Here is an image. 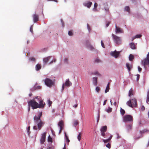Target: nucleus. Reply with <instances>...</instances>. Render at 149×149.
Instances as JSON below:
<instances>
[{
  "instance_id": "20e7f679",
  "label": "nucleus",
  "mask_w": 149,
  "mask_h": 149,
  "mask_svg": "<svg viewBox=\"0 0 149 149\" xmlns=\"http://www.w3.org/2000/svg\"><path fill=\"white\" fill-rule=\"evenodd\" d=\"M127 105L130 107H133L136 106L137 103L136 99L134 98L130 100L127 102Z\"/></svg>"
},
{
  "instance_id": "39448f33",
  "label": "nucleus",
  "mask_w": 149,
  "mask_h": 149,
  "mask_svg": "<svg viewBox=\"0 0 149 149\" xmlns=\"http://www.w3.org/2000/svg\"><path fill=\"white\" fill-rule=\"evenodd\" d=\"M123 120L125 122H130L133 121V118L130 115H126L123 117Z\"/></svg>"
},
{
  "instance_id": "f03ea898",
  "label": "nucleus",
  "mask_w": 149,
  "mask_h": 149,
  "mask_svg": "<svg viewBox=\"0 0 149 149\" xmlns=\"http://www.w3.org/2000/svg\"><path fill=\"white\" fill-rule=\"evenodd\" d=\"M42 112H39L33 118L34 122L36 125L33 127V129L36 130H40L45 124V123L40 119L42 116Z\"/></svg>"
},
{
  "instance_id": "f3484780",
  "label": "nucleus",
  "mask_w": 149,
  "mask_h": 149,
  "mask_svg": "<svg viewBox=\"0 0 149 149\" xmlns=\"http://www.w3.org/2000/svg\"><path fill=\"white\" fill-rule=\"evenodd\" d=\"M148 131V130L147 129H145L142 130L140 131V133L141 134L140 136L138 137V138H139L142 136V134H145L146 132Z\"/></svg>"
},
{
  "instance_id": "7c9ffc66",
  "label": "nucleus",
  "mask_w": 149,
  "mask_h": 149,
  "mask_svg": "<svg viewBox=\"0 0 149 149\" xmlns=\"http://www.w3.org/2000/svg\"><path fill=\"white\" fill-rule=\"evenodd\" d=\"M81 132H79L78 135L77 136V139L79 141H80L81 138Z\"/></svg>"
},
{
  "instance_id": "774afa93",
  "label": "nucleus",
  "mask_w": 149,
  "mask_h": 149,
  "mask_svg": "<svg viewBox=\"0 0 149 149\" xmlns=\"http://www.w3.org/2000/svg\"><path fill=\"white\" fill-rule=\"evenodd\" d=\"M65 143L64 147L63 149H66V148L65 147Z\"/></svg>"
},
{
  "instance_id": "72a5a7b5",
  "label": "nucleus",
  "mask_w": 149,
  "mask_h": 149,
  "mask_svg": "<svg viewBox=\"0 0 149 149\" xmlns=\"http://www.w3.org/2000/svg\"><path fill=\"white\" fill-rule=\"evenodd\" d=\"M107 133H106L105 132L101 133V135L102 136H103L104 138H106L107 137Z\"/></svg>"
},
{
  "instance_id": "4be33fe9",
  "label": "nucleus",
  "mask_w": 149,
  "mask_h": 149,
  "mask_svg": "<svg viewBox=\"0 0 149 149\" xmlns=\"http://www.w3.org/2000/svg\"><path fill=\"white\" fill-rule=\"evenodd\" d=\"M41 66L40 65L38 64L36 65L35 66V69L36 71H38L41 68Z\"/></svg>"
},
{
  "instance_id": "c9c22d12",
  "label": "nucleus",
  "mask_w": 149,
  "mask_h": 149,
  "mask_svg": "<svg viewBox=\"0 0 149 149\" xmlns=\"http://www.w3.org/2000/svg\"><path fill=\"white\" fill-rule=\"evenodd\" d=\"M120 112L121 114L122 115H124L125 113V111L123 109L121 108H120Z\"/></svg>"
},
{
  "instance_id": "6e6552de",
  "label": "nucleus",
  "mask_w": 149,
  "mask_h": 149,
  "mask_svg": "<svg viewBox=\"0 0 149 149\" xmlns=\"http://www.w3.org/2000/svg\"><path fill=\"white\" fill-rule=\"evenodd\" d=\"M45 82L46 86L49 87L52 86L53 84V82L52 80L47 78L45 79Z\"/></svg>"
},
{
  "instance_id": "423d86ee",
  "label": "nucleus",
  "mask_w": 149,
  "mask_h": 149,
  "mask_svg": "<svg viewBox=\"0 0 149 149\" xmlns=\"http://www.w3.org/2000/svg\"><path fill=\"white\" fill-rule=\"evenodd\" d=\"M114 42L118 45L120 44L121 42V39L120 37H119L113 34L112 35Z\"/></svg>"
},
{
  "instance_id": "ddd939ff",
  "label": "nucleus",
  "mask_w": 149,
  "mask_h": 149,
  "mask_svg": "<svg viewBox=\"0 0 149 149\" xmlns=\"http://www.w3.org/2000/svg\"><path fill=\"white\" fill-rule=\"evenodd\" d=\"M58 125L60 128V130L59 132V134L62 130L63 127V121H60L58 123Z\"/></svg>"
},
{
  "instance_id": "c03bdc74",
  "label": "nucleus",
  "mask_w": 149,
  "mask_h": 149,
  "mask_svg": "<svg viewBox=\"0 0 149 149\" xmlns=\"http://www.w3.org/2000/svg\"><path fill=\"white\" fill-rule=\"evenodd\" d=\"M48 104L49 105V107H50L51 104L52 103V101H51L49 100H48Z\"/></svg>"
},
{
  "instance_id": "052dcab7",
  "label": "nucleus",
  "mask_w": 149,
  "mask_h": 149,
  "mask_svg": "<svg viewBox=\"0 0 149 149\" xmlns=\"http://www.w3.org/2000/svg\"><path fill=\"white\" fill-rule=\"evenodd\" d=\"M107 101V100H105L104 101L103 104V105H104L106 104Z\"/></svg>"
},
{
  "instance_id": "a211bd4d",
  "label": "nucleus",
  "mask_w": 149,
  "mask_h": 149,
  "mask_svg": "<svg viewBox=\"0 0 149 149\" xmlns=\"http://www.w3.org/2000/svg\"><path fill=\"white\" fill-rule=\"evenodd\" d=\"M33 20L34 22H36L38 20V16L36 14H34L33 16Z\"/></svg>"
},
{
  "instance_id": "c85d7f7f",
  "label": "nucleus",
  "mask_w": 149,
  "mask_h": 149,
  "mask_svg": "<svg viewBox=\"0 0 149 149\" xmlns=\"http://www.w3.org/2000/svg\"><path fill=\"white\" fill-rule=\"evenodd\" d=\"M112 110V108L110 107H109L108 109H105V111L107 112V113H109L111 112Z\"/></svg>"
},
{
  "instance_id": "79ce46f5",
  "label": "nucleus",
  "mask_w": 149,
  "mask_h": 149,
  "mask_svg": "<svg viewBox=\"0 0 149 149\" xmlns=\"http://www.w3.org/2000/svg\"><path fill=\"white\" fill-rule=\"evenodd\" d=\"M78 123L77 120H75L74 122V126H76L78 124Z\"/></svg>"
},
{
  "instance_id": "4468645a",
  "label": "nucleus",
  "mask_w": 149,
  "mask_h": 149,
  "mask_svg": "<svg viewBox=\"0 0 149 149\" xmlns=\"http://www.w3.org/2000/svg\"><path fill=\"white\" fill-rule=\"evenodd\" d=\"M46 138V133L44 132L42 134L40 140L41 144H42L45 141Z\"/></svg>"
},
{
  "instance_id": "5701e85b",
  "label": "nucleus",
  "mask_w": 149,
  "mask_h": 149,
  "mask_svg": "<svg viewBox=\"0 0 149 149\" xmlns=\"http://www.w3.org/2000/svg\"><path fill=\"white\" fill-rule=\"evenodd\" d=\"M130 48L132 49H135L136 48L134 43H131L130 44Z\"/></svg>"
},
{
  "instance_id": "8fccbe9b",
  "label": "nucleus",
  "mask_w": 149,
  "mask_h": 149,
  "mask_svg": "<svg viewBox=\"0 0 149 149\" xmlns=\"http://www.w3.org/2000/svg\"><path fill=\"white\" fill-rule=\"evenodd\" d=\"M138 70L139 72H140L142 70V68L139 66H138Z\"/></svg>"
},
{
  "instance_id": "de8ad7c7",
  "label": "nucleus",
  "mask_w": 149,
  "mask_h": 149,
  "mask_svg": "<svg viewBox=\"0 0 149 149\" xmlns=\"http://www.w3.org/2000/svg\"><path fill=\"white\" fill-rule=\"evenodd\" d=\"M33 25H32L31 26L30 29V31L32 33H33Z\"/></svg>"
},
{
  "instance_id": "37998d69",
  "label": "nucleus",
  "mask_w": 149,
  "mask_h": 149,
  "mask_svg": "<svg viewBox=\"0 0 149 149\" xmlns=\"http://www.w3.org/2000/svg\"><path fill=\"white\" fill-rule=\"evenodd\" d=\"M141 35L137 34V35H136L135 36V38H139L140 37H141Z\"/></svg>"
},
{
  "instance_id": "1a4fd4ad",
  "label": "nucleus",
  "mask_w": 149,
  "mask_h": 149,
  "mask_svg": "<svg viewBox=\"0 0 149 149\" xmlns=\"http://www.w3.org/2000/svg\"><path fill=\"white\" fill-rule=\"evenodd\" d=\"M86 46L87 48L91 51H94L95 50L93 46L90 43L88 40H87L86 41Z\"/></svg>"
},
{
  "instance_id": "cd10ccee",
  "label": "nucleus",
  "mask_w": 149,
  "mask_h": 149,
  "mask_svg": "<svg viewBox=\"0 0 149 149\" xmlns=\"http://www.w3.org/2000/svg\"><path fill=\"white\" fill-rule=\"evenodd\" d=\"M126 129L128 131H130L131 130L132 128V126L131 125H128L126 126Z\"/></svg>"
},
{
  "instance_id": "393cba45",
  "label": "nucleus",
  "mask_w": 149,
  "mask_h": 149,
  "mask_svg": "<svg viewBox=\"0 0 149 149\" xmlns=\"http://www.w3.org/2000/svg\"><path fill=\"white\" fill-rule=\"evenodd\" d=\"M64 134L65 141L66 143H68L70 142V140L69 139L68 136L67 135L65 132H64Z\"/></svg>"
},
{
  "instance_id": "2f4dec72",
  "label": "nucleus",
  "mask_w": 149,
  "mask_h": 149,
  "mask_svg": "<svg viewBox=\"0 0 149 149\" xmlns=\"http://www.w3.org/2000/svg\"><path fill=\"white\" fill-rule=\"evenodd\" d=\"M124 10L127 12L128 13L130 12V8L128 6H126L124 8Z\"/></svg>"
},
{
  "instance_id": "680f3d73",
  "label": "nucleus",
  "mask_w": 149,
  "mask_h": 149,
  "mask_svg": "<svg viewBox=\"0 0 149 149\" xmlns=\"http://www.w3.org/2000/svg\"><path fill=\"white\" fill-rule=\"evenodd\" d=\"M77 107V104H75L73 106V107L74 108H76Z\"/></svg>"
},
{
  "instance_id": "2eb2a0df",
  "label": "nucleus",
  "mask_w": 149,
  "mask_h": 149,
  "mask_svg": "<svg viewBox=\"0 0 149 149\" xmlns=\"http://www.w3.org/2000/svg\"><path fill=\"white\" fill-rule=\"evenodd\" d=\"M97 77H93L92 78V81L93 85L94 86H96L97 84Z\"/></svg>"
},
{
  "instance_id": "f704fd0d",
  "label": "nucleus",
  "mask_w": 149,
  "mask_h": 149,
  "mask_svg": "<svg viewBox=\"0 0 149 149\" xmlns=\"http://www.w3.org/2000/svg\"><path fill=\"white\" fill-rule=\"evenodd\" d=\"M48 141L49 142H50L51 143H52V138L50 137V135H49L48 137Z\"/></svg>"
},
{
  "instance_id": "5fc2aeb1",
  "label": "nucleus",
  "mask_w": 149,
  "mask_h": 149,
  "mask_svg": "<svg viewBox=\"0 0 149 149\" xmlns=\"http://www.w3.org/2000/svg\"><path fill=\"white\" fill-rule=\"evenodd\" d=\"M109 24H110V22H107L106 25V27H107L109 26Z\"/></svg>"
},
{
  "instance_id": "f8f14e48",
  "label": "nucleus",
  "mask_w": 149,
  "mask_h": 149,
  "mask_svg": "<svg viewBox=\"0 0 149 149\" xmlns=\"http://www.w3.org/2000/svg\"><path fill=\"white\" fill-rule=\"evenodd\" d=\"M115 33L116 34L123 33L124 32L123 29L120 27H117L116 25L115 26Z\"/></svg>"
},
{
  "instance_id": "e433bc0d",
  "label": "nucleus",
  "mask_w": 149,
  "mask_h": 149,
  "mask_svg": "<svg viewBox=\"0 0 149 149\" xmlns=\"http://www.w3.org/2000/svg\"><path fill=\"white\" fill-rule=\"evenodd\" d=\"M29 60L32 62H34L35 61L36 59L33 57H31L29 58Z\"/></svg>"
},
{
  "instance_id": "0eeeda50",
  "label": "nucleus",
  "mask_w": 149,
  "mask_h": 149,
  "mask_svg": "<svg viewBox=\"0 0 149 149\" xmlns=\"http://www.w3.org/2000/svg\"><path fill=\"white\" fill-rule=\"evenodd\" d=\"M120 52H117L116 50H115L114 51H112L110 52V55L114 57L115 58H118L120 55Z\"/></svg>"
},
{
  "instance_id": "4c0bfd02",
  "label": "nucleus",
  "mask_w": 149,
  "mask_h": 149,
  "mask_svg": "<svg viewBox=\"0 0 149 149\" xmlns=\"http://www.w3.org/2000/svg\"><path fill=\"white\" fill-rule=\"evenodd\" d=\"M104 143H106L110 141L108 139H102Z\"/></svg>"
},
{
  "instance_id": "412c9836",
  "label": "nucleus",
  "mask_w": 149,
  "mask_h": 149,
  "mask_svg": "<svg viewBox=\"0 0 149 149\" xmlns=\"http://www.w3.org/2000/svg\"><path fill=\"white\" fill-rule=\"evenodd\" d=\"M126 66L129 71H130L132 68V65L128 63H127L126 64Z\"/></svg>"
},
{
  "instance_id": "aec40b11",
  "label": "nucleus",
  "mask_w": 149,
  "mask_h": 149,
  "mask_svg": "<svg viewBox=\"0 0 149 149\" xmlns=\"http://www.w3.org/2000/svg\"><path fill=\"white\" fill-rule=\"evenodd\" d=\"M51 57H52L51 56H49L43 58V62L45 63H46L49 61Z\"/></svg>"
},
{
  "instance_id": "338daca9",
  "label": "nucleus",
  "mask_w": 149,
  "mask_h": 149,
  "mask_svg": "<svg viewBox=\"0 0 149 149\" xmlns=\"http://www.w3.org/2000/svg\"><path fill=\"white\" fill-rule=\"evenodd\" d=\"M41 88V87L40 86H38L37 87V88L38 89H40Z\"/></svg>"
},
{
  "instance_id": "e2e57ef3",
  "label": "nucleus",
  "mask_w": 149,
  "mask_h": 149,
  "mask_svg": "<svg viewBox=\"0 0 149 149\" xmlns=\"http://www.w3.org/2000/svg\"><path fill=\"white\" fill-rule=\"evenodd\" d=\"M120 138V136H119V135L117 134V139H118Z\"/></svg>"
},
{
  "instance_id": "09e8293b",
  "label": "nucleus",
  "mask_w": 149,
  "mask_h": 149,
  "mask_svg": "<svg viewBox=\"0 0 149 149\" xmlns=\"http://www.w3.org/2000/svg\"><path fill=\"white\" fill-rule=\"evenodd\" d=\"M136 76V81H138L140 75L139 74H137Z\"/></svg>"
},
{
  "instance_id": "864d4df0",
  "label": "nucleus",
  "mask_w": 149,
  "mask_h": 149,
  "mask_svg": "<svg viewBox=\"0 0 149 149\" xmlns=\"http://www.w3.org/2000/svg\"><path fill=\"white\" fill-rule=\"evenodd\" d=\"M47 149H54V147L53 146H51L48 147Z\"/></svg>"
},
{
  "instance_id": "a878e982",
  "label": "nucleus",
  "mask_w": 149,
  "mask_h": 149,
  "mask_svg": "<svg viewBox=\"0 0 149 149\" xmlns=\"http://www.w3.org/2000/svg\"><path fill=\"white\" fill-rule=\"evenodd\" d=\"M133 94L134 92L132 89L131 88L129 91L128 95L129 97H131L133 95Z\"/></svg>"
},
{
  "instance_id": "ea45409f",
  "label": "nucleus",
  "mask_w": 149,
  "mask_h": 149,
  "mask_svg": "<svg viewBox=\"0 0 149 149\" xmlns=\"http://www.w3.org/2000/svg\"><path fill=\"white\" fill-rule=\"evenodd\" d=\"M95 91L96 92L98 93L100 91V88L98 87H96L95 89Z\"/></svg>"
},
{
  "instance_id": "473e14b6",
  "label": "nucleus",
  "mask_w": 149,
  "mask_h": 149,
  "mask_svg": "<svg viewBox=\"0 0 149 149\" xmlns=\"http://www.w3.org/2000/svg\"><path fill=\"white\" fill-rule=\"evenodd\" d=\"M64 63L65 64H67L68 63V58H65L64 60Z\"/></svg>"
},
{
  "instance_id": "6ab92c4d",
  "label": "nucleus",
  "mask_w": 149,
  "mask_h": 149,
  "mask_svg": "<svg viewBox=\"0 0 149 149\" xmlns=\"http://www.w3.org/2000/svg\"><path fill=\"white\" fill-rule=\"evenodd\" d=\"M98 6V4L96 3H95L94 5L93 8V10L94 12H97L98 10L97 8Z\"/></svg>"
},
{
  "instance_id": "7ed1b4c3",
  "label": "nucleus",
  "mask_w": 149,
  "mask_h": 149,
  "mask_svg": "<svg viewBox=\"0 0 149 149\" xmlns=\"http://www.w3.org/2000/svg\"><path fill=\"white\" fill-rule=\"evenodd\" d=\"M141 63L145 69L146 70L147 66H149V52L147 54L146 58L141 61Z\"/></svg>"
},
{
  "instance_id": "bf43d9fd",
  "label": "nucleus",
  "mask_w": 149,
  "mask_h": 149,
  "mask_svg": "<svg viewBox=\"0 0 149 149\" xmlns=\"http://www.w3.org/2000/svg\"><path fill=\"white\" fill-rule=\"evenodd\" d=\"M112 137V135H111V136L109 138H108V139L110 141Z\"/></svg>"
},
{
  "instance_id": "13d9d810",
  "label": "nucleus",
  "mask_w": 149,
  "mask_h": 149,
  "mask_svg": "<svg viewBox=\"0 0 149 149\" xmlns=\"http://www.w3.org/2000/svg\"><path fill=\"white\" fill-rule=\"evenodd\" d=\"M141 109L142 111H143L145 109V107L144 106H142Z\"/></svg>"
},
{
  "instance_id": "dca6fc26",
  "label": "nucleus",
  "mask_w": 149,
  "mask_h": 149,
  "mask_svg": "<svg viewBox=\"0 0 149 149\" xmlns=\"http://www.w3.org/2000/svg\"><path fill=\"white\" fill-rule=\"evenodd\" d=\"M107 130V127L106 126H104L101 127L100 130V133H102L105 132Z\"/></svg>"
},
{
  "instance_id": "9d476101",
  "label": "nucleus",
  "mask_w": 149,
  "mask_h": 149,
  "mask_svg": "<svg viewBox=\"0 0 149 149\" xmlns=\"http://www.w3.org/2000/svg\"><path fill=\"white\" fill-rule=\"evenodd\" d=\"M92 4V2L90 1H86L83 3V5L84 6L89 9L91 7Z\"/></svg>"
},
{
  "instance_id": "9b49d317",
  "label": "nucleus",
  "mask_w": 149,
  "mask_h": 149,
  "mask_svg": "<svg viewBox=\"0 0 149 149\" xmlns=\"http://www.w3.org/2000/svg\"><path fill=\"white\" fill-rule=\"evenodd\" d=\"M72 85L71 82L69 81V79H67L66 80L65 83H64L62 86V91H63L65 85L67 87H69L71 86Z\"/></svg>"
},
{
  "instance_id": "58836bf2",
  "label": "nucleus",
  "mask_w": 149,
  "mask_h": 149,
  "mask_svg": "<svg viewBox=\"0 0 149 149\" xmlns=\"http://www.w3.org/2000/svg\"><path fill=\"white\" fill-rule=\"evenodd\" d=\"M30 127L29 126V127H28V128L27 129V132L28 135L29 136V134L30 133Z\"/></svg>"
},
{
  "instance_id": "f257e3e1",
  "label": "nucleus",
  "mask_w": 149,
  "mask_h": 149,
  "mask_svg": "<svg viewBox=\"0 0 149 149\" xmlns=\"http://www.w3.org/2000/svg\"><path fill=\"white\" fill-rule=\"evenodd\" d=\"M29 106L31 107L33 109L38 108H42L45 105V103L40 97L37 96L28 102Z\"/></svg>"
},
{
  "instance_id": "c756f323",
  "label": "nucleus",
  "mask_w": 149,
  "mask_h": 149,
  "mask_svg": "<svg viewBox=\"0 0 149 149\" xmlns=\"http://www.w3.org/2000/svg\"><path fill=\"white\" fill-rule=\"evenodd\" d=\"M134 58V56L132 54H130L129 57V59L130 61H132Z\"/></svg>"
},
{
  "instance_id": "a18cd8bd",
  "label": "nucleus",
  "mask_w": 149,
  "mask_h": 149,
  "mask_svg": "<svg viewBox=\"0 0 149 149\" xmlns=\"http://www.w3.org/2000/svg\"><path fill=\"white\" fill-rule=\"evenodd\" d=\"M106 146L109 149L111 147L110 144L109 143L106 145Z\"/></svg>"
},
{
  "instance_id": "bb28decb",
  "label": "nucleus",
  "mask_w": 149,
  "mask_h": 149,
  "mask_svg": "<svg viewBox=\"0 0 149 149\" xmlns=\"http://www.w3.org/2000/svg\"><path fill=\"white\" fill-rule=\"evenodd\" d=\"M109 83H108L107 86L105 91V93H107V92H109V90L110 89L109 87Z\"/></svg>"
},
{
  "instance_id": "603ef678",
  "label": "nucleus",
  "mask_w": 149,
  "mask_h": 149,
  "mask_svg": "<svg viewBox=\"0 0 149 149\" xmlns=\"http://www.w3.org/2000/svg\"><path fill=\"white\" fill-rule=\"evenodd\" d=\"M101 43L102 47L103 48H104V44L102 41H101Z\"/></svg>"
},
{
  "instance_id": "69168bd1",
  "label": "nucleus",
  "mask_w": 149,
  "mask_h": 149,
  "mask_svg": "<svg viewBox=\"0 0 149 149\" xmlns=\"http://www.w3.org/2000/svg\"><path fill=\"white\" fill-rule=\"evenodd\" d=\"M113 105L115 106H116V105H117V103H116V102H115L114 103H113Z\"/></svg>"
},
{
  "instance_id": "49530a36",
  "label": "nucleus",
  "mask_w": 149,
  "mask_h": 149,
  "mask_svg": "<svg viewBox=\"0 0 149 149\" xmlns=\"http://www.w3.org/2000/svg\"><path fill=\"white\" fill-rule=\"evenodd\" d=\"M68 35L69 36H72L73 35V33L71 31H69L68 32Z\"/></svg>"
},
{
  "instance_id": "0e129e2a",
  "label": "nucleus",
  "mask_w": 149,
  "mask_h": 149,
  "mask_svg": "<svg viewBox=\"0 0 149 149\" xmlns=\"http://www.w3.org/2000/svg\"><path fill=\"white\" fill-rule=\"evenodd\" d=\"M135 38V36L133 37L132 39V41H133Z\"/></svg>"
},
{
  "instance_id": "6e6d98bb",
  "label": "nucleus",
  "mask_w": 149,
  "mask_h": 149,
  "mask_svg": "<svg viewBox=\"0 0 149 149\" xmlns=\"http://www.w3.org/2000/svg\"><path fill=\"white\" fill-rule=\"evenodd\" d=\"M47 1H54L56 2H57V0H47Z\"/></svg>"
},
{
  "instance_id": "b1692460",
  "label": "nucleus",
  "mask_w": 149,
  "mask_h": 149,
  "mask_svg": "<svg viewBox=\"0 0 149 149\" xmlns=\"http://www.w3.org/2000/svg\"><path fill=\"white\" fill-rule=\"evenodd\" d=\"M92 74L94 75H96L99 76H101V74L97 71H95L92 73Z\"/></svg>"
},
{
  "instance_id": "3c124183",
  "label": "nucleus",
  "mask_w": 149,
  "mask_h": 149,
  "mask_svg": "<svg viewBox=\"0 0 149 149\" xmlns=\"http://www.w3.org/2000/svg\"><path fill=\"white\" fill-rule=\"evenodd\" d=\"M87 29L88 30L89 32H90L91 31V29L90 28V26H89L88 24H87Z\"/></svg>"
},
{
  "instance_id": "4d7b16f0",
  "label": "nucleus",
  "mask_w": 149,
  "mask_h": 149,
  "mask_svg": "<svg viewBox=\"0 0 149 149\" xmlns=\"http://www.w3.org/2000/svg\"><path fill=\"white\" fill-rule=\"evenodd\" d=\"M104 9L107 12H108L109 11V8H107V7L105 8H104Z\"/></svg>"
},
{
  "instance_id": "a19ab883",
  "label": "nucleus",
  "mask_w": 149,
  "mask_h": 149,
  "mask_svg": "<svg viewBox=\"0 0 149 149\" xmlns=\"http://www.w3.org/2000/svg\"><path fill=\"white\" fill-rule=\"evenodd\" d=\"M56 61V60L54 58L52 60V61H51L49 63V64L50 65L52 64L53 62H55Z\"/></svg>"
}]
</instances>
